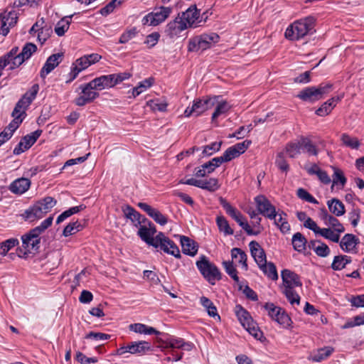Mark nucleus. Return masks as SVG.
I'll return each instance as SVG.
<instances>
[{
  "label": "nucleus",
  "instance_id": "22",
  "mask_svg": "<svg viewBox=\"0 0 364 364\" xmlns=\"http://www.w3.org/2000/svg\"><path fill=\"white\" fill-rule=\"evenodd\" d=\"M123 212L126 218L131 220L134 223V225L136 227H138L141 223H145V222H146V219L144 217H142L139 212L130 205H126L123 208Z\"/></svg>",
  "mask_w": 364,
  "mask_h": 364
},
{
  "label": "nucleus",
  "instance_id": "45",
  "mask_svg": "<svg viewBox=\"0 0 364 364\" xmlns=\"http://www.w3.org/2000/svg\"><path fill=\"white\" fill-rule=\"evenodd\" d=\"M85 208V205H80L77 206H74L72 208H70L69 209L65 210L63 212L56 220V223L59 224L64 221L66 218L70 217L71 215L79 213L80 211L84 210Z\"/></svg>",
  "mask_w": 364,
  "mask_h": 364
},
{
  "label": "nucleus",
  "instance_id": "2",
  "mask_svg": "<svg viewBox=\"0 0 364 364\" xmlns=\"http://www.w3.org/2000/svg\"><path fill=\"white\" fill-rule=\"evenodd\" d=\"M315 19L312 16L295 21L286 29L285 38L290 41H299L311 33L314 27Z\"/></svg>",
  "mask_w": 364,
  "mask_h": 364
},
{
  "label": "nucleus",
  "instance_id": "43",
  "mask_svg": "<svg viewBox=\"0 0 364 364\" xmlns=\"http://www.w3.org/2000/svg\"><path fill=\"white\" fill-rule=\"evenodd\" d=\"M215 220L219 230L225 235H231L234 233L233 230L230 227L228 221L224 216H217Z\"/></svg>",
  "mask_w": 364,
  "mask_h": 364
},
{
  "label": "nucleus",
  "instance_id": "46",
  "mask_svg": "<svg viewBox=\"0 0 364 364\" xmlns=\"http://www.w3.org/2000/svg\"><path fill=\"white\" fill-rule=\"evenodd\" d=\"M301 150L307 153L309 155L316 156L318 150L311 141L306 137H301Z\"/></svg>",
  "mask_w": 364,
  "mask_h": 364
},
{
  "label": "nucleus",
  "instance_id": "63",
  "mask_svg": "<svg viewBox=\"0 0 364 364\" xmlns=\"http://www.w3.org/2000/svg\"><path fill=\"white\" fill-rule=\"evenodd\" d=\"M137 33L138 32L136 28H132L129 30H127L121 35L119 40V43L122 44L127 43L130 40L134 38L136 36Z\"/></svg>",
  "mask_w": 364,
  "mask_h": 364
},
{
  "label": "nucleus",
  "instance_id": "35",
  "mask_svg": "<svg viewBox=\"0 0 364 364\" xmlns=\"http://www.w3.org/2000/svg\"><path fill=\"white\" fill-rule=\"evenodd\" d=\"M74 14L65 16L59 21L55 27V32L58 36H63L65 33L68 30L71 23L70 18Z\"/></svg>",
  "mask_w": 364,
  "mask_h": 364
},
{
  "label": "nucleus",
  "instance_id": "14",
  "mask_svg": "<svg viewBox=\"0 0 364 364\" xmlns=\"http://www.w3.org/2000/svg\"><path fill=\"white\" fill-rule=\"evenodd\" d=\"M341 249L346 253L355 254L358 252V245L360 244L359 238L353 234L347 233L339 240Z\"/></svg>",
  "mask_w": 364,
  "mask_h": 364
},
{
  "label": "nucleus",
  "instance_id": "54",
  "mask_svg": "<svg viewBox=\"0 0 364 364\" xmlns=\"http://www.w3.org/2000/svg\"><path fill=\"white\" fill-rule=\"evenodd\" d=\"M81 225L78 221L70 223L63 230V235L65 237L74 235L81 230Z\"/></svg>",
  "mask_w": 364,
  "mask_h": 364
},
{
  "label": "nucleus",
  "instance_id": "17",
  "mask_svg": "<svg viewBox=\"0 0 364 364\" xmlns=\"http://www.w3.org/2000/svg\"><path fill=\"white\" fill-rule=\"evenodd\" d=\"M62 57L61 53H55L49 56L41 70V77L46 78L60 64L62 61Z\"/></svg>",
  "mask_w": 364,
  "mask_h": 364
},
{
  "label": "nucleus",
  "instance_id": "49",
  "mask_svg": "<svg viewBox=\"0 0 364 364\" xmlns=\"http://www.w3.org/2000/svg\"><path fill=\"white\" fill-rule=\"evenodd\" d=\"M42 131L36 130L30 134H27L21 139L25 149H28L36 141L38 137L41 136Z\"/></svg>",
  "mask_w": 364,
  "mask_h": 364
},
{
  "label": "nucleus",
  "instance_id": "36",
  "mask_svg": "<svg viewBox=\"0 0 364 364\" xmlns=\"http://www.w3.org/2000/svg\"><path fill=\"white\" fill-rule=\"evenodd\" d=\"M260 270L269 279L277 280L278 279V274L276 266L272 262H265L264 265L259 267Z\"/></svg>",
  "mask_w": 364,
  "mask_h": 364
},
{
  "label": "nucleus",
  "instance_id": "64",
  "mask_svg": "<svg viewBox=\"0 0 364 364\" xmlns=\"http://www.w3.org/2000/svg\"><path fill=\"white\" fill-rule=\"evenodd\" d=\"M122 1L120 0H112L105 7L100 9V13L102 16H107L112 13L117 6L120 5Z\"/></svg>",
  "mask_w": 364,
  "mask_h": 364
},
{
  "label": "nucleus",
  "instance_id": "47",
  "mask_svg": "<svg viewBox=\"0 0 364 364\" xmlns=\"http://www.w3.org/2000/svg\"><path fill=\"white\" fill-rule=\"evenodd\" d=\"M333 350V349L331 347L320 348L311 355V359L315 362H321L330 356Z\"/></svg>",
  "mask_w": 364,
  "mask_h": 364
},
{
  "label": "nucleus",
  "instance_id": "8",
  "mask_svg": "<svg viewBox=\"0 0 364 364\" xmlns=\"http://www.w3.org/2000/svg\"><path fill=\"white\" fill-rule=\"evenodd\" d=\"M156 248H159L164 252L173 255L176 258H181L180 250L176 244L166 237L164 233L159 232L155 236V242L152 245Z\"/></svg>",
  "mask_w": 364,
  "mask_h": 364
},
{
  "label": "nucleus",
  "instance_id": "16",
  "mask_svg": "<svg viewBox=\"0 0 364 364\" xmlns=\"http://www.w3.org/2000/svg\"><path fill=\"white\" fill-rule=\"evenodd\" d=\"M282 279L283 281L284 289H294L296 287H301L302 283L299 276L289 269L282 271Z\"/></svg>",
  "mask_w": 364,
  "mask_h": 364
},
{
  "label": "nucleus",
  "instance_id": "56",
  "mask_svg": "<svg viewBox=\"0 0 364 364\" xmlns=\"http://www.w3.org/2000/svg\"><path fill=\"white\" fill-rule=\"evenodd\" d=\"M360 218V210L358 207L353 205L350 211L348 213V219L353 227L355 228L358 225Z\"/></svg>",
  "mask_w": 364,
  "mask_h": 364
},
{
  "label": "nucleus",
  "instance_id": "3",
  "mask_svg": "<svg viewBox=\"0 0 364 364\" xmlns=\"http://www.w3.org/2000/svg\"><path fill=\"white\" fill-rule=\"evenodd\" d=\"M56 203L57 201L54 198L50 196L45 197L27 209L23 215L26 220L33 221L43 218L51 210Z\"/></svg>",
  "mask_w": 364,
  "mask_h": 364
},
{
  "label": "nucleus",
  "instance_id": "4",
  "mask_svg": "<svg viewBox=\"0 0 364 364\" xmlns=\"http://www.w3.org/2000/svg\"><path fill=\"white\" fill-rule=\"evenodd\" d=\"M220 40L215 33H203L189 40L188 50L190 52L203 51L211 48Z\"/></svg>",
  "mask_w": 364,
  "mask_h": 364
},
{
  "label": "nucleus",
  "instance_id": "26",
  "mask_svg": "<svg viewBox=\"0 0 364 364\" xmlns=\"http://www.w3.org/2000/svg\"><path fill=\"white\" fill-rule=\"evenodd\" d=\"M154 82V79L153 77L146 78L139 82L138 85L131 90H129L128 94L131 93V96H129V98L139 96L142 92H145L147 89L151 87Z\"/></svg>",
  "mask_w": 364,
  "mask_h": 364
},
{
  "label": "nucleus",
  "instance_id": "61",
  "mask_svg": "<svg viewBox=\"0 0 364 364\" xmlns=\"http://www.w3.org/2000/svg\"><path fill=\"white\" fill-rule=\"evenodd\" d=\"M222 141H215L210 144L206 145L203 147V154L205 156H210L213 153L218 151L220 149Z\"/></svg>",
  "mask_w": 364,
  "mask_h": 364
},
{
  "label": "nucleus",
  "instance_id": "27",
  "mask_svg": "<svg viewBox=\"0 0 364 364\" xmlns=\"http://www.w3.org/2000/svg\"><path fill=\"white\" fill-rule=\"evenodd\" d=\"M287 214L283 211H276L275 217L272 219L274 220V225H277L284 234L289 232L290 230V225L287 221Z\"/></svg>",
  "mask_w": 364,
  "mask_h": 364
},
{
  "label": "nucleus",
  "instance_id": "58",
  "mask_svg": "<svg viewBox=\"0 0 364 364\" xmlns=\"http://www.w3.org/2000/svg\"><path fill=\"white\" fill-rule=\"evenodd\" d=\"M283 293L286 296L288 301L291 303V304H299L300 302V296L294 289H284Z\"/></svg>",
  "mask_w": 364,
  "mask_h": 364
},
{
  "label": "nucleus",
  "instance_id": "33",
  "mask_svg": "<svg viewBox=\"0 0 364 364\" xmlns=\"http://www.w3.org/2000/svg\"><path fill=\"white\" fill-rule=\"evenodd\" d=\"M351 262V257L348 255H337L333 257L331 264V268L333 270L339 271L346 267L348 264Z\"/></svg>",
  "mask_w": 364,
  "mask_h": 364
},
{
  "label": "nucleus",
  "instance_id": "51",
  "mask_svg": "<svg viewBox=\"0 0 364 364\" xmlns=\"http://www.w3.org/2000/svg\"><path fill=\"white\" fill-rule=\"evenodd\" d=\"M220 203L226 211V213L229 215L232 219L235 220V218L241 213L235 208L232 206L225 199L221 198L220 199Z\"/></svg>",
  "mask_w": 364,
  "mask_h": 364
},
{
  "label": "nucleus",
  "instance_id": "30",
  "mask_svg": "<svg viewBox=\"0 0 364 364\" xmlns=\"http://www.w3.org/2000/svg\"><path fill=\"white\" fill-rule=\"evenodd\" d=\"M327 205L330 212L336 217L342 216L346 212L344 204L337 198L328 200Z\"/></svg>",
  "mask_w": 364,
  "mask_h": 364
},
{
  "label": "nucleus",
  "instance_id": "6",
  "mask_svg": "<svg viewBox=\"0 0 364 364\" xmlns=\"http://www.w3.org/2000/svg\"><path fill=\"white\" fill-rule=\"evenodd\" d=\"M39 91V85L34 84L32 87L21 97L17 102L12 112V115H19L21 117H25L26 111L32 102L36 99Z\"/></svg>",
  "mask_w": 364,
  "mask_h": 364
},
{
  "label": "nucleus",
  "instance_id": "23",
  "mask_svg": "<svg viewBox=\"0 0 364 364\" xmlns=\"http://www.w3.org/2000/svg\"><path fill=\"white\" fill-rule=\"evenodd\" d=\"M90 66V64L88 62L87 58L85 55L77 59L75 63L72 65L70 75V80H74L78 75V74Z\"/></svg>",
  "mask_w": 364,
  "mask_h": 364
},
{
  "label": "nucleus",
  "instance_id": "50",
  "mask_svg": "<svg viewBox=\"0 0 364 364\" xmlns=\"http://www.w3.org/2000/svg\"><path fill=\"white\" fill-rule=\"evenodd\" d=\"M230 109V106L227 102H218L212 115V121L214 122L219 116L228 112Z\"/></svg>",
  "mask_w": 364,
  "mask_h": 364
},
{
  "label": "nucleus",
  "instance_id": "24",
  "mask_svg": "<svg viewBox=\"0 0 364 364\" xmlns=\"http://www.w3.org/2000/svg\"><path fill=\"white\" fill-rule=\"evenodd\" d=\"M181 244L182 247V252L183 254L195 256L198 252L197 244L189 237L186 236H181Z\"/></svg>",
  "mask_w": 364,
  "mask_h": 364
},
{
  "label": "nucleus",
  "instance_id": "34",
  "mask_svg": "<svg viewBox=\"0 0 364 364\" xmlns=\"http://www.w3.org/2000/svg\"><path fill=\"white\" fill-rule=\"evenodd\" d=\"M200 301L201 305L205 309V310L208 312V314L210 316L213 318H217V319L218 320L220 319V316L218 314L216 306L208 298L205 296H202L200 299Z\"/></svg>",
  "mask_w": 364,
  "mask_h": 364
},
{
  "label": "nucleus",
  "instance_id": "29",
  "mask_svg": "<svg viewBox=\"0 0 364 364\" xmlns=\"http://www.w3.org/2000/svg\"><path fill=\"white\" fill-rule=\"evenodd\" d=\"M235 314L240 323L245 328L254 321L249 312L240 305L235 306Z\"/></svg>",
  "mask_w": 364,
  "mask_h": 364
},
{
  "label": "nucleus",
  "instance_id": "52",
  "mask_svg": "<svg viewBox=\"0 0 364 364\" xmlns=\"http://www.w3.org/2000/svg\"><path fill=\"white\" fill-rule=\"evenodd\" d=\"M18 245V240L16 238H10L0 244V251L1 256H5L7 252L13 247Z\"/></svg>",
  "mask_w": 364,
  "mask_h": 364
},
{
  "label": "nucleus",
  "instance_id": "15",
  "mask_svg": "<svg viewBox=\"0 0 364 364\" xmlns=\"http://www.w3.org/2000/svg\"><path fill=\"white\" fill-rule=\"evenodd\" d=\"M139 226L140 227L137 232L138 235L146 244L152 246L155 242L154 235L156 232L155 225L152 223L148 222V225L145 223L144 225H139Z\"/></svg>",
  "mask_w": 364,
  "mask_h": 364
},
{
  "label": "nucleus",
  "instance_id": "55",
  "mask_svg": "<svg viewBox=\"0 0 364 364\" xmlns=\"http://www.w3.org/2000/svg\"><path fill=\"white\" fill-rule=\"evenodd\" d=\"M246 331L252 335L255 338L261 340L263 337V333L259 329L257 323L255 321L252 322L250 326L245 328Z\"/></svg>",
  "mask_w": 364,
  "mask_h": 364
},
{
  "label": "nucleus",
  "instance_id": "28",
  "mask_svg": "<svg viewBox=\"0 0 364 364\" xmlns=\"http://www.w3.org/2000/svg\"><path fill=\"white\" fill-rule=\"evenodd\" d=\"M297 97L305 102H314L320 100L316 87H308L299 92Z\"/></svg>",
  "mask_w": 364,
  "mask_h": 364
},
{
  "label": "nucleus",
  "instance_id": "40",
  "mask_svg": "<svg viewBox=\"0 0 364 364\" xmlns=\"http://www.w3.org/2000/svg\"><path fill=\"white\" fill-rule=\"evenodd\" d=\"M90 85V82L81 85L80 88L82 90V95L88 100L89 102H91L99 97V93L93 91V90H97L96 87H94L93 85L91 86Z\"/></svg>",
  "mask_w": 364,
  "mask_h": 364
},
{
  "label": "nucleus",
  "instance_id": "12",
  "mask_svg": "<svg viewBox=\"0 0 364 364\" xmlns=\"http://www.w3.org/2000/svg\"><path fill=\"white\" fill-rule=\"evenodd\" d=\"M151 350V345L149 342L141 341H134L127 346H122L117 349L113 355H122L126 353L131 354H144Z\"/></svg>",
  "mask_w": 364,
  "mask_h": 364
},
{
  "label": "nucleus",
  "instance_id": "41",
  "mask_svg": "<svg viewBox=\"0 0 364 364\" xmlns=\"http://www.w3.org/2000/svg\"><path fill=\"white\" fill-rule=\"evenodd\" d=\"M301 150V139L296 141L288 143L285 147V151L290 158H295L297 155L300 154Z\"/></svg>",
  "mask_w": 364,
  "mask_h": 364
},
{
  "label": "nucleus",
  "instance_id": "42",
  "mask_svg": "<svg viewBox=\"0 0 364 364\" xmlns=\"http://www.w3.org/2000/svg\"><path fill=\"white\" fill-rule=\"evenodd\" d=\"M218 180L215 178L200 180L199 188L207 190L210 192H214L219 188Z\"/></svg>",
  "mask_w": 364,
  "mask_h": 364
},
{
  "label": "nucleus",
  "instance_id": "62",
  "mask_svg": "<svg viewBox=\"0 0 364 364\" xmlns=\"http://www.w3.org/2000/svg\"><path fill=\"white\" fill-rule=\"evenodd\" d=\"M275 164L282 171L288 172V171L289 170V166L286 159H284L283 152H280L277 154L275 161Z\"/></svg>",
  "mask_w": 364,
  "mask_h": 364
},
{
  "label": "nucleus",
  "instance_id": "32",
  "mask_svg": "<svg viewBox=\"0 0 364 364\" xmlns=\"http://www.w3.org/2000/svg\"><path fill=\"white\" fill-rule=\"evenodd\" d=\"M36 50L37 46L34 43H26L21 52V57H18L16 61H18V63H21L22 65L25 60L29 59Z\"/></svg>",
  "mask_w": 364,
  "mask_h": 364
},
{
  "label": "nucleus",
  "instance_id": "1",
  "mask_svg": "<svg viewBox=\"0 0 364 364\" xmlns=\"http://www.w3.org/2000/svg\"><path fill=\"white\" fill-rule=\"evenodd\" d=\"M200 22V11L196 5H191L182 13L179 21L176 19L167 25V32L171 38H173L188 27H197Z\"/></svg>",
  "mask_w": 364,
  "mask_h": 364
},
{
  "label": "nucleus",
  "instance_id": "18",
  "mask_svg": "<svg viewBox=\"0 0 364 364\" xmlns=\"http://www.w3.org/2000/svg\"><path fill=\"white\" fill-rule=\"evenodd\" d=\"M219 97H214L206 98L204 100H196L193 102V105L195 109V114L199 116L205 111L213 108L217 102V99Z\"/></svg>",
  "mask_w": 364,
  "mask_h": 364
},
{
  "label": "nucleus",
  "instance_id": "44",
  "mask_svg": "<svg viewBox=\"0 0 364 364\" xmlns=\"http://www.w3.org/2000/svg\"><path fill=\"white\" fill-rule=\"evenodd\" d=\"M341 140L344 146L352 149H358L360 145L358 138L351 136L346 133L342 134L341 136Z\"/></svg>",
  "mask_w": 364,
  "mask_h": 364
},
{
  "label": "nucleus",
  "instance_id": "39",
  "mask_svg": "<svg viewBox=\"0 0 364 364\" xmlns=\"http://www.w3.org/2000/svg\"><path fill=\"white\" fill-rule=\"evenodd\" d=\"M335 97H332L322 104V105L316 111V114L321 117H324L329 114L333 109L335 107L336 104Z\"/></svg>",
  "mask_w": 364,
  "mask_h": 364
},
{
  "label": "nucleus",
  "instance_id": "53",
  "mask_svg": "<svg viewBox=\"0 0 364 364\" xmlns=\"http://www.w3.org/2000/svg\"><path fill=\"white\" fill-rule=\"evenodd\" d=\"M333 185L340 183L342 187L346 183L347 179L345 177L343 171L338 168L333 166Z\"/></svg>",
  "mask_w": 364,
  "mask_h": 364
},
{
  "label": "nucleus",
  "instance_id": "37",
  "mask_svg": "<svg viewBox=\"0 0 364 364\" xmlns=\"http://www.w3.org/2000/svg\"><path fill=\"white\" fill-rule=\"evenodd\" d=\"M223 267L226 273L237 284L239 289H242V284H240V279L237 276V271L234 267L232 262L224 261L223 262Z\"/></svg>",
  "mask_w": 364,
  "mask_h": 364
},
{
  "label": "nucleus",
  "instance_id": "57",
  "mask_svg": "<svg viewBox=\"0 0 364 364\" xmlns=\"http://www.w3.org/2000/svg\"><path fill=\"white\" fill-rule=\"evenodd\" d=\"M14 119L9 123V124L4 129V131L8 132H10L11 136L14 132L18 129L19 125L22 123L23 117H21L19 115H12Z\"/></svg>",
  "mask_w": 364,
  "mask_h": 364
},
{
  "label": "nucleus",
  "instance_id": "19",
  "mask_svg": "<svg viewBox=\"0 0 364 364\" xmlns=\"http://www.w3.org/2000/svg\"><path fill=\"white\" fill-rule=\"evenodd\" d=\"M252 257L254 258L258 267L264 265L267 262L266 253L263 248L261 247L259 244L256 241H251L249 244Z\"/></svg>",
  "mask_w": 364,
  "mask_h": 364
},
{
  "label": "nucleus",
  "instance_id": "25",
  "mask_svg": "<svg viewBox=\"0 0 364 364\" xmlns=\"http://www.w3.org/2000/svg\"><path fill=\"white\" fill-rule=\"evenodd\" d=\"M93 85L94 87L97 90H102L105 87H112L114 86L113 77L112 75H102L99 77H96L90 81V86Z\"/></svg>",
  "mask_w": 364,
  "mask_h": 364
},
{
  "label": "nucleus",
  "instance_id": "13",
  "mask_svg": "<svg viewBox=\"0 0 364 364\" xmlns=\"http://www.w3.org/2000/svg\"><path fill=\"white\" fill-rule=\"evenodd\" d=\"M257 209L263 216L273 219L275 217L276 208L271 202L263 195H259L255 198Z\"/></svg>",
  "mask_w": 364,
  "mask_h": 364
},
{
  "label": "nucleus",
  "instance_id": "60",
  "mask_svg": "<svg viewBox=\"0 0 364 364\" xmlns=\"http://www.w3.org/2000/svg\"><path fill=\"white\" fill-rule=\"evenodd\" d=\"M223 163V159L218 156L212 159L210 161L203 164L204 168H207L208 173H210L213 172L216 168L219 167Z\"/></svg>",
  "mask_w": 364,
  "mask_h": 364
},
{
  "label": "nucleus",
  "instance_id": "38",
  "mask_svg": "<svg viewBox=\"0 0 364 364\" xmlns=\"http://www.w3.org/2000/svg\"><path fill=\"white\" fill-rule=\"evenodd\" d=\"M231 256L232 259H237L238 263L241 264L245 270H247L248 266L247 263V257L246 253L240 248L235 247L231 250Z\"/></svg>",
  "mask_w": 364,
  "mask_h": 364
},
{
  "label": "nucleus",
  "instance_id": "20",
  "mask_svg": "<svg viewBox=\"0 0 364 364\" xmlns=\"http://www.w3.org/2000/svg\"><path fill=\"white\" fill-rule=\"evenodd\" d=\"M31 181L26 178H20L13 181L9 186V191L15 194L21 195L28 190Z\"/></svg>",
  "mask_w": 364,
  "mask_h": 364
},
{
  "label": "nucleus",
  "instance_id": "21",
  "mask_svg": "<svg viewBox=\"0 0 364 364\" xmlns=\"http://www.w3.org/2000/svg\"><path fill=\"white\" fill-rule=\"evenodd\" d=\"M308 247L313 250L317 256L321 257H326L331 252L328 246L321 240H311L308 243Z\"/></svg>",
  "mask_w": 364,
  "mask_h": 364
},
{
  "label": "nucleus",
  "instance_id": "9",
  "mask_svg": "<svg viewBox=\"0 0 364 364\" xmlns=\"http://www.w3.org/2000/svg\"><path fill=\"white\" fill-rule=\"evenodd\" d=\"M328 228H324L323 230H328L326 236L323 237L331 242L338 243L341 237V234L345 232V228L342 223L333 215H332L324 224Z\"/></svg>",
  "mask_w": 364,
  "mask_h": 364
},
{
  "label": "nucleus",
  "instance_id": "31",
  "mask_svg": "<svg viewBox=\"0 0 364 364\" xmlns=\"http://www.w3.org/2000/svg\"><path fill=\"white\" fill-rule=\"evenodd\" d=\"M291 243L296 251L303 252L306 250L309 242L301 232H296L292 237Z\"/></svg>",
  "mask_w": 364,
  "mask_h": 364
},
{
  "label": "nucleus",
  "instance_id": "5",
  "mask_svg": "<svg viewBox=\"0 0 364 364\" xmlns=\"http://www.w3.org/2000/svg\"><path fill=\"white\" fill-rule=\"evenodd\" d=\"M196 267L203 277L211 284H215V281L221 279L219 269L205 255H201L196 262Z\"/></svg>",
  "mask_w": 364,
  "mask_h": 364
},
{
  "label": "nucleus",
  "instance_id": "48",
  "mask_svg": "<svg viewBox=\"0 0 364 364\" xmlns=\"http://www.w3.org/2000/svg\"><path fill=\"white\" fill-rule=\"evenodd\" d=\"M304 226L311 230H312L316 235H319L323 237L326 236V233L328 232V230H323V228H320L316 223L310 217L306 218L305 222L304 223Z\"/></svg>",
  "mask_w": 364,
  "mask_h": 364
},
{
  "label": "nucleus",
  "instance_id": "7",
  "mask_svg": "<svg viewBox=\"0 0 364 364\" xmlns=\"http://www.w3.org/2000/svg\"><path fill=\"white\" fill-rule=\"evenodd\" d=\"M264 307L272 320L277 322L282 328H289L291 326V319L282 308L276 306L273 303H266Z\"/></svg>",
  "mask_w": 364,
  "mask_h": 364
},
{
  "label": "nucleus",
  "instance_id": "10",
  "mask_svg": "<svg viewBox=\"0 0 364 364\" xmlns=\"http://www.w3.org/2000/svg\"><path fill=\"white\" fill-rule=\"evenodd\" d=\"M171 7L161 6L148 14L142 18V23L149 26H157L164 22L171 14Z\"/></svg>",
  "mask_w": 364,
  "mask_h": 364
},
{
  "label": "nucleus",
  "instance_id": "11",
  "mask_svg": "<svg viewBox=\"0 0 364 364\" xmlns=\"http://www.w3.org/2000/svg\"><path fill=\"white\" fill-rule=\"evenodd\" d=\"M37 232H38V229H32L22 236V247L24 250V255L38 250L41 238Z\"/></svg>",
  "mask_w": 364,
  "mask_h": 364
},
{
  "label": "nucleus",
  "instance_id": "59",
  "mask_svg": "<svg viewBox=\"0 0 364 364\" xmlns=\"http://www.w3.org/2000/svg\"><path fill=\"white\" fill-rule=\"evenodd\" d=\"M148 105L154 111L164 112L166 110L168 104L165 100H153L148 102Z\"/></svg>",
  "mask_w": 364,
  "mask_h": 364
}]
</instances>
